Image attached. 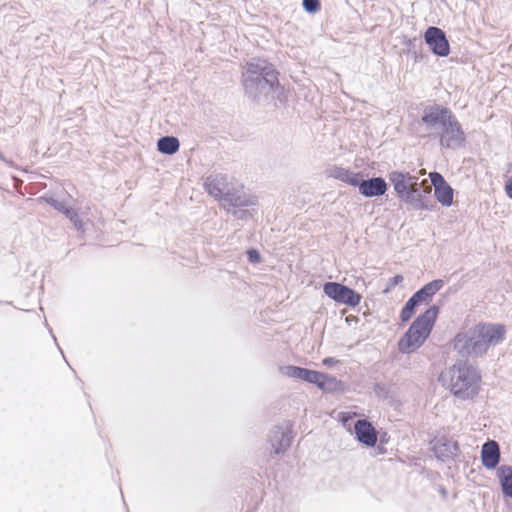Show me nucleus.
Segmentation results:
<instances>
[{
  "label": "nucleus",
  "instance_id": "f257e3e1",
  "mask_svg": "<svg viewBox=\"0 0 512 512\" xmlns=\"http://www.w3.org/2000/svg\"><path fill=\"white\" fill-rule=\"evenodd\" d=\"M280 73L267 59L253 57L246 62L241 73V84L245 96L258 105L277 99L282 102L284 87L279 81Z\"/></svg>",
  "mask_w": 512,
  "mask_h": 512
},
{
  "label": "nucleus",
  "instance_id": "f03ea898",
  "mask_svg": "<svg viewBox=\"0 0 512 512\" xmlns=\"http://www.w3.org/2000/svg\"><path fill=\"white\" fill-rule=\"evenodd\" d=\"M505 333L503 324L478 323L458 332L453 348L463 358L482 357L491 346L503 341Z\"/></svg>",
  "mask_w": 512,
  "mask_h": 512
},
{
  "label": "nucleus",
  "instance_id": "7ed1b4c3",
  "mask_svg": "<svg viewBox=\"0 0 512 512\" xmlns=\"http://www.w3.org/2000/svg\"><path fill=\"white\" fill-rule=\"evenodd\" d=\"M439 310L438 305H432L415 318L408 330L398 341L399 352L410 354L424 344L437 320Z\"/></svg>",
  "mask_w": 512,
  "mask_h": 512
},
{
  "label": "nucleus",
  "instance_id": "20e7f679",
  "mask_svg": "<svg viewBox=\"0 0 512 512\" xmlns=\"http://www.w3.org/2000/svg\"><path fill=\"white\" fill-rule=\"evenodd\" d=\"M450 391L463 400L472 399L480 389L481 374L467 360H458L450 369Z\"/></svg>",
  "mask_w": 512,
  "mask_h": 512
},
{
  "label": "nucleus",
  "instance_id": "39448f33",
  "mask_svg": "<svg viewBox=\"0 0 512 512\" xmlns=\"http://www.w3.org/2000/svg\"><path fill=\"white\" fill-rule=\"evenodd\" d=\"M428 136L438 139L441 147L446 149L458 150L466 144L465 132L455 115L441 131L428 134Z\"/></svg>",
  "mask_w": 512,
  "mask_h": 512
},
{
  "label": "nucleus",
  "instance_id": "423d86ee",
  "mask_svg": "<svg viewBox=\"0 0 512 512\" xmlns=\"http://www.w3.org/2000/svg\"><path fill=\"white\" fill-rule=\"evenodd\" d=\"M454 113L446 106L440 104H432L424 107L420 123L429 131L428 134L441 131L444 126L451 120Z\"/></svg>",
  "mask_w": 512,
  "mask_h": 512
},
{
  "label": "nucleus",
  "instance_id": "0eeeda50",
  "mask_svg": "<svg viewBox=\"0 0 512 512\" xmlns=\"http://www.w3.org/2000/svg\"><path fill=\"white\" fill-rule=\"evenodd\" d=\"M323 292L333 301L349 307H356L362 299L354 289L339 282H326L323 285Z\"/></svg>",
  "mask_w": 512,
  "mask_h": 512
},
{
  "label": "nucleus",
  "instance_id": "6e6552de",
  "mask_svg": "<svg viewBox=\"0 0 512 512\" xmlns=\"http://www.w3.org/2000/svg\"><path fill=\"white\" fill-rule=\"evenodd\" d=\"M424 41L436 56L446 57L449 55V41L445 32L439 27L429 26L424 32Z\"/></svg>",
  "mask_w": 512,
  "mask_h": 512
},
{
  "label": "nucleus",
  "instance_id": "1a4fd4ad",
  "mask_svg": "<svg viewBox=\"0 0 512 512\" xmlns=\"http://www.w3.org/2000/svg\"><path fill=\"white\" fill-rule=\"evenodd\" d=\"M431 188L428 186L426 189L421 190L418 185H413L409 192L400 201L412 206L415 210L432 211L436 207L435 202L430 196Z\"/></svg>",
  "mask_w": 512,
  "mask_h": 512
},
{
  "label": "nucleus",
  "instance_id": "9d476101",
  "mask_svg": "<svg viewBox=\"0 0 512 512\" xmlns=\"http://www.w3.org/2000/svg\"><path fill=\"white\" fill-rule=\"evenodd\" d=\"M431 184L434 188L436 200L444 207H450L453 204V188L447 183L443 175L433 171L429 173Z\"/></svg>",
  "mask_w": 512,
  "mask_h": 512
},
{
  "label": "nucleus",
  "instance_id": "9b49d317",
  "mask_svg": "<svg viewBox=\"0 0 512 512\" xmlns=\"http://www.w3.org/2000/svg\"><path fill=\"white\" fill-rule=\"evenodd\" d=\"M388 180L394 187V191L401 200L409 192L413 185H418V177L409 172L393 170L387 175Z\"/></svg>",
  "mask_w": 512,
  "mask_h": 512
},
{
  "label": "nucleus",
  "instance_id": "f8f14e48",
  "mask_svg": "<svg viewBox=\"0 0 512 512\" xmlns=\"http://www.w3.org/2000/svg\"><path fill=\"white\" fill-rule=\"evenodd\" d=\"M356 187H358L359 193L366 198L382 196L388 189L384 178L378 176L364 180L362 173H360Z\"/></svg>",
  "mask_w": 512,
  "mask_h": 512
},
{
  "label": "nucleus",
  "instance_id": "ddd939ff",
  "mask_svg": "<svg viewBox=\"0 0 512 512\" xmlns=\"http://www.w3.org/2000/svg\"><path fill=\"white\" fill-rule=\"evenodd\" d=\"M431 450L438 460L446 462L455 458L459 444L447 437H440L431 441Z\"/></svg>",
  "mask_w": 512,
  "mask_h": 512
},
{
  "label": "nucleus",
  "instance_id": "4468645a",
  "mask_svg": "<svg viewBox=\"0 0 512 512\" xmlns=\"http://www.w3.org/2000/svg\"><path fill=\"white\" fill-rule=\"evenodd\" d=\"M292 438V430L290 427H274L269 436L272 453L279 455L287 451L291 446Z\"/></svg>",
  "mask_w": 512,
  "mask_h": 512
},
{
  "label": "nucleus",
  "instance_id": "2eb2a0df",
  "mask_svg": "<svg viewBox=\"0 0 512 512\" xmlns=\"http://www.w3.org/2000/svg\"><path fill=\"white\" fill-rule=\"evenodd\" d=\"M231 186L228 176L222 173L212 174L204 182L207 193L217 200H221Z\"/></svg>",
  "mask_w": 512,
  "mask_h": 512
},
{
  "label": "nucleus",
  "instance_id": "dca6fc26",
  "mask_svg": "<svg viewBox=\"0 0 512 512\" xmlns=\"http://www.w3.org/2000/svg\"><path fill=\"white\" fill-rule=\"evenodd\" d=\"M279 371L283 376L297 380H302L304 382L314 385L316 384V382H318V379L322 377V372L295 365L281 366L279 368Z\"/></svg>",
  "mask_w": 512,
  "mask_h": 512
},
{
  "label": "nucleus",
  "instance_id": "f3484780",
  "mask_svg": "<svg viewBox=\"0 0 512 512\" xmlns=\"http://www.w3.org/2000/svg\"><path fill=\"white\" fill-rule=\"evenodd\" d=\"M354 434L356 440L367 447H374L377 443L376 429L367 419H359L354 423Z\"/></svg>",
  "mask_w": 512,
  "mask_h": 512
},
{
  "label": "nucleus",
  "instance_id": "a211bd4d",
  "mask_svg": "<svg viewBox=\"0 0 512 512\" xmlns=\"http://www.w3.org/2000/svg\"><path fill=\"white\" fill-rule=\"evenodd\" d=\"M224 205L235 208H245L255 204L251 196H249L243 187L236 188L231 186L225 196L221 199Z\"/></svg>",
  "mask_w": 512,
  "mask_h": 512
},
{
  "label": "nucleus",
  "instance_id": "6ab92c4d",
  "mask_svg": "<svg viewBox=\"0 0 512 512\" xmlns=\"http://www.w3.org/2000/svg\"><path fill=\"white\" fill-rule=\"evenodd\" d=\"M481 461L486 469H495L500 462V447L495 440H488L481 448Z\"/></svg>",
  "mask_w": 512,
  "mask_h": 512
},
{
  "label": "nucleus",
  "instance_id": "aec40b11",
  "mask_svg": "<svg viewBox=\"0 0 512 512\" xmlns=\"http://www.w3.org/2000/svg\"><path fill=\"white\" fill-rule=\"evenodd\" d=\"M445 282L442 279H435L424 286H422L419 290H417L413 295L421 302V303H429L433 296L439 292Z\"/></svg>",
  "mask_w": 512,
  "mask_h": 512
},
{
  "label": "nucleus",
  "instance_id": "412c9836",
  "mask_svg": "<svg viewBox=\"0 0 512 512\" xmlns=\"http://www.w3.org/2000/svg\"><path fill=\"white\" fill-rule=\"evenodd\" d=\"M361 172H353L349 169L333 166L328 170V176L334 179L340 180L344 183H347L353 187H356V184L359 180Z\"/></svg>",
  "mask_w": 512,
  "mask_h": 512
},
{
  "label": "nucleus",
  "instance_id": "4be33fe9",
  "mask_svg": "<svg viewBox=\"0 0 512 512\" xmlns=\"http://www.w3.org/2000/svg\"><path fill=\"white\" fill-rule=\"evenodd\" d=\"M497 476L500 482L502 494L512 499V467L501 465L497 470Z\"/></svg>",
  "mask_w": 512,
  "mask_h": 512
},
{
  "label": "nucleus",
  "instance_id": "5701e85b",
  "mask_svg": "<svg viewBox=\"0 0 512 512\" xmlns=\"http://www.w3.org/2000/svg\"><path fill=\"white\" fill-rule=\"evenodd\" d=\"M179 148L180 142L174 136H163L157 141V149L162 154L173 155L178 152Z\"/></svg>",
  "mask_w": 512,
  "mask_h": 512
},
{
  "label": "nucleus",
  "instance_id": "b1692460",
  "mask_svg": "<svg viewBox=\"0 0 512 512\" xmlns=\"http://www.w3.org/2000/svg\"><path fill=\"white\" fill-rule=\"evenodd\" d=\"M420 304H421V302L414 295H412L401 309V312H400L401 321L408 322L413 317V315L416 312L417 307Z\"/></svg>",
  "mask_w": 512,
  "mask_h": 512
},
{
  "label": "nucleus",
  "instance_id": "393cba45",
  "mask_svg": "<svg viewBox=\"0 0 512 512\" xmlns=\"http://www.w3.org/2000/svg\"><path fill=\"white\" fill-rule=\"evenodd\" d=\"M339 384V381L336 379V377L323 373L322 377L318 379V382H316L315 386L319 388L322 391H334Z\"/></svg>",
  "mask_w": 512,
  "mask_h": 512
},
{
  "label": "nucleus",
  "instance_id": "a878e982",
  "mask_svg": "<svg viewBox=\"0 0 512 512\" xmlns=\"http://www.w3.org/2000/svg\"><path fill=\"white\" fill-rule=\"evenodd\" d=\"M406 49L404 53L412 54L415 61L421 60L422 55L419 53V48L422 46V42L417 38H406L403 42Z\"/></svg>",
  "mask_w": 512,
  "mask_h": 512
},
{
  "label": "nucleus",
  "instance_id": "bb28decb",
  "mask_svg": "<svg viewBox=\"0 0 512 512\" xmlns=\"http://www.w3.org/2000/svg\"><path fill=\"white\" fill-rule=\"evenodd\" d=\"M373 392L375 395L382 399H387L390 395V388L388 385L382 382H376L373 385Z\"/></svg>",
  "mask_w": 512,
  "mask_h": 512
},
{
  "label": "nucleus",
  "instance_id": "cd10ccee",
  "mask_svg": "<svg viewBox=\"0 0 512 512\" xmlns=\"http://www.w3.org/2000/svg\"><path fill=\"white\" fill-rule=\"evenodd\" d=\"M303 9L309 14H315L321 9L320 0H303Z\"/></svg>",
  "mask_w": 512,
  "mask_h": 512
},
{
  "label": "nucleus",
  "instance_id": "c85d7f7f",
  "mask_svg": "<svg viewBox=\"0 0 512 512\" xmlns=\"http://www.w3.org/2000/svg\"><path fill=\"white\" fill-rule=\"evenodd\" d=\"M64 215L74 224L77 230L82 228V221L75 209L70 207L68 210L64 211Z\"/></svg>",
  "mask_w": 512,
  "mask_h": 512
},
{
  "label": "nucleus",
  "instance_id": "c756f323",
  "mask_svg": "<svg viewBox=\"0 0 512 512\" xmlns=\"http://www.w3.org/2000/svg\"><path fill=\"white\" fill-rule=\"evenodd\" d=\"M43 199L48 205H50L55 210H57L63 214H64L65 210H68L70 208V207L66 206V204L64 202L59 201L53 197H44Z\"/></svg>",
  "mask_w": 512,
  "mask_h": 512
},
{
  "label": "nucleus",
  "instance_id": "7c9ffc66",
  "mask_svg": "<svg viewBox=\"0 0 512 512\" xmlns=\"http://www.w3.org/2000/svg\"><path fill=\"white\" fill-rule=\"evenodd\" d=\"M246 256H247V260L251 264H258L261 261V255H260L259 251L255 248H249L246 251Z\"/></svg>",
  "mask_w": 512,
  "mask_h": 512
},
{
  "label": "nucleus",
  "instance_id": "2f4dec72",
  "mask_svg": "<svg viewBox=\"0 0 512 512\" xmlns=\"http://www.w3.org/2000/svg\"><path fill=\"white\" fill-rule=\"evenodd\" d=\"M404 280L403 276L400 275V274H397L393 277H391L388 281V285H387V288L385 291H389L391 290L392 288H394L395 286L399 285L400 283H402Z\"/></svg>",
  "mask_w": 512,
  "mask_h": 512
},
{
  "label": "nucleus",
  "instance_id": "473e14b6",
  "mask_svg": "<svg viewBox=\"0 0 512 512\" xmlns=\"http://www.w3.org/2000/svg\"><path fill=\"white\" fill-rule=\"evenodd\" d=\"M230 212L238 219H246L249 216V212L244 208H235Z\"/></svg>",
  "mask_w": 512,
  "mask_h": 512
},
{
  "label": "nucleus",
  "instance_id": "72a5a7b5",
  "mask_svg": "<svg viewBox=\"0 0 512 512\" xmlns=\"http://www.w3.org/2000/svg\"><path fill=\"white\" fill-rule=\"evenodd\" d=\"M339 363V360L333 358V357H326L322 360V364L325 366H333L335 364Z\"/></svg>",
  "mask_w": 512,
  "mask_h": 512
},
{
  "label": "nucleus",
  "instance_id": "f704fd0d",
  "mask_svg": "<svg viewBox=\"0 0 512 512\" xmlns=\"http://www.w3.org/2000/svg\"><path fill=\"white\" fill-rule=\"evenodd\" d=\"M505 191L507 196L512 199V177L506 182Z\"/></svg>",
  "mask_w": 512,
  "mask_h": 512
},
{
  "label": "nucleus",
  "instance_id": "c9c22d12",
  "mask_svg": "<svg viewBox=\"0 0 512 512\" xmlns=\"http://www.w3.org/2000/svg\"><path fill=\"white\" fill-rule=\"evenodd\" d=\"M438 490H439V492H440V494L442 495L443 498L447 497V490L445 489V487L439 486Z\"/></svg>",
  "mask_w": 512,
  "mask_h": 512
},
{
  "label": "nucleus",
  "instance_id": "e433bc0d",
  "mask_svg": "<svg viewBox=\"0 0 512 512\" xmlns=\"http://www.w3.org/2000/svg\"><path fill=\"white\" fill-rule=\"evenodd\" d=\"M380 442L381 443H386L387 440H386V433H384L381 437H380Z\"/></svg>",
  "mask_w": 512,
  "mask_h": 512
},
{
  "label": "nucleus",
  "instance_id": "4c0bfd02",
  "mask_svg": "<svg viewBox=\"0 0 512 512\" xmlns=\"http://www.w3.org/2000/svg\"><path fill=\"white\" fill-rule=\"evenodd\" d=\"M0 160L5 161V157L1 152H0Z\"/></svg>",
  "mask_w": 512,
  "mask_h": 512
}]
</instances>
